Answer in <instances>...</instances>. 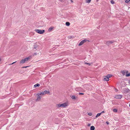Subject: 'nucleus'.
<instances>
[{
    "label": "nucleus",
    "mask_w": 130,
    "mask_h": 130,
    "mask_svg": "<svg viewBox=\"0 0 130 130\" xmlns=\"http://www.w3.org/2000/svg\"><path fill=\"white\" fill-rule=\"evenodd\" d=\"M35 31L37 32L40 34H42L45 32L44 30H41L40 29H35Z\"/></svg>",
    "instance_id": "nucleus-1"
},
{
    "label": "nucleus",
    "mask_w": 130,
    "mask_h": 130,
    "mask_svg": "<svg viewBox=\"0 0 130 130\" xmlns=\"http://www.w3.org/2000/svg\"><path fill=\"white\" fill-rule=\"evenodd\" d=\"M29 59L28 57L26 58L23 59L22 60L20 61V63H25L26 61H28Z\"/></svg>",
    "instance_id": "nucleus-2"
},
{
    "label": "nucleus",
    "mask_w": 130,
    "mask_h": 130,
    "mask_svg": "<svg viewBox=\"0 0 130 130\" xmlns=\"http://www.w3.org/2000/svg\"><path fill=\"white\" fill-rule=\"evenodd\" d=\"M61 107L63 108H64L68 106V104L67 103H63L61 104Z\"/></svg>",
    "instance_id": "nucleus-3"
},
{
    "label": "nucleus",
    "mask_w": 130,
    "mask_h": 130,
    "mask_svg": "<svg viewBox=\"0 0 130 130\" xmlns=\"http://www.w3.org/2000/svg\"><path fill=\"white\" fill-rule=\"evenodd\" d=\"M122 95H117L115 96L114 98L117 99H121L122 98Z\"/></svg>",
    "instance_id": "nucleus-4"
},
{
    "label": "nucleus",
    "mask_w": 130,
    "mask_h": 130,
    "mask_svg": "<svg viewBox=\"0 0 130 130\" xmlns=\"http://www.w3.org/2000/svg\"><path fill=\"white\" fill-rule=\"evenodd\" d=\"M36 95L37 98L36 100V101L38 102L41 99V96L39 95H37V94H36Z\"/></svg>",
    "instance_id": "nucleus-5"
},
{
    "label": "nucleus",
    "mask_w": 130,
    "mask_h": 130,
    "mask_svg": "<svg viewBox=\"0 0 130 130\" xmlns=\"http://www.w3.org/2000/svg\"><path fill=\"white\" fill-rule=\"evenodd\" d=\"M86 42V40H82L78 44L79 46L82 45L84 43Z\"/></svg>",
    "instance_id": "nucleus-6"
},
{
    "label": "nucleus",
    "mask_w": 130,
    "mask_h": 130,
    "mask_svg": "<svg viewBox=\"0 0 130 130\" xmlns=\"http://www.w3.org/2000/svg\"><path fill=\"white\" fill-rule=\"evenodd\" d=\"M75 90L77 91H80L82 90V89L80 87H77L75 88Z\"/></svg>",
    "instance_id": "nucleus-7"
},
{
    "label": "nucleus",
    "mask_w": 130,
    "mask_h": 130,
    "mask_svg": "<svg viewBox=\"0 0 130 130\" xmlns=\"http://www.w3.org/2000/svg\"><path fill=\"white\" fill-rule=\"evenodd\" d=\"M128 72V71H127L123 70L121 71V72L122 73V74L123 75H125L126 73H127Z\"/></svg>",
    "instance_id": "nucleus-8"
},
{
    "label": "nucleus",
    "mask_w": 130,
    "mask_h": 130,
    "mask_svg": "<svg viewBox=\"0 0 130 130\" xmlns=\"http://www.w3.org/2000/svg\"><path fill=\"white\" fill-rule=\"evenodd\" d=\"M114 41H107L106 43V44L107 45H109L110 44L113 43Z\"/></svg>",
    "instance_id": "nucleus-9"
},
{
    "label": "nucleus",
    "mask_w": 130,
    "mask_h": 130,
    "mask_svg": "<svg viewBox=\"0 0 130 130\" xmlns=\"http://www.w3.org/2000/svg\"><path fill=\"white\" fill-rule=\"evenodd\" d=\"M104 79L105 80L107 81H108L109 80V78L107 76H104Z\"/></svg>",
    "instance_id": "nucleus-10"
},
{
    "label": "nucleus",
    "mask_w": 130,
    "mask_h": 130,
    "mask_svg": "<svg viewBox=\"0 0 130 130\" xmlns=\"http://www.w3.org/2000/svg\"><path fill=\"white\" fill-rule=\"evenodd\" d=\"M56 107L57 108H59L60 107H61V104H57L56 105Z\"/></svg>",
    "instance_id": "nucleus-11"
},
{
    "label": "nucleus",
    "mask_w": 130,
    "mask_h": 130,
    "mask_svg": "<svg viewBox=\"0 0 130 130\" xmlns=\"http://www.w3.org/2000/svg\"><path fill=\"white\" fill-rule=\"evenodd\" d=\"M44 93V94H49L50 93V92L49 91L45 90V91H43Z\"/></svg>",
    "instance_id": "nucleus-12"
},
{
    "label": "nucleus",
    "mask_w": 130,
    "mask_h": 130,
    "mask_svg": "<svg viewBox=\"0 0 130 130\" xmlns=\"http://www.w3.org/2000/svg\"><path fill=\"white\" fill-rule=\"evenodd\" d=\"M44 94V92L43 91L42 92H40L39 93H37V95H41V94Z\"/></svg>",
    "instance_id": "nucleus-13"
},
{
    "label": "nucleus",
    "mask_w": 130,
    "mask_h": 130,
    "mask_svg": "<svg viewBox=\"0 0 130 130\" xmlns=\"http://www.w3.org/2000/svg\"><path fill=\"white\" fill-rule=\"evenodd\" d=\"M54 28V27H50L48 29V31H51Z\"/></svg>",
    "instance_id": "nucleus-14"
},
{
    "label": "nucleus",
    "mask_w": 130,
    "mask_h": 130,
    "mask_svg": "<svg viewBox=\"0 0 130 130\" xmlns=\"http://www.w3.org/2000/svg\"><path fill=\"white\" fill-rule=\"evenodd\" d=\"M40 86V85L39 84H36L35 85H34V87H39Z\"/></svg>",
    "instance_id": "nucleus-15"
},
{
    "label": "nucleus",
    "mask_w": 130,
    "mask_h": 130,
    "mask_svg": "<svg viewBox=\"0 0 130 130\" xmlns=\"http://www.w3.org/2000/svg\"><path fill=\"white\" fill-rule=\"evenodd\" d=\"M125 75L127 77L130 76V73H126L125 74Z\"/></svg>",
    "instance_id": "nucleus-16"
},
{
    "label": "nucleus",
    "mask_w": 130,
    "mask_h": 130,
    "mask_svg": "<svg viewBox=\"0 0 130 130\" xmlns=\"http://www.w3.org/2000/svg\"><path fill=\"white\" fill-rule=\"evenodd\" d=\"M95 127L94 126H92L90 127V130H94Z\"/></svg>",
    "instance_id": "nucleus-17"
},
{
    "label": "nucleus",
    "mask_w": 130,
    "mask_h": 130,
    "mask_svg": "<svg viewBox=\"0 0 130 130\" xmlns=\"http://www.w3.org/2000/svg\"><path fill=\"white\" fill-rule=\"evenodd\" d=\"M101 115V113H98L97 114V115L96 116V118L98 117H99V116H100Z\"/></svg>",
    "instance_id": "nucleus-18"
},
{
    "label": "nucleus",
    "mask_w": 130,
    "mask_h": 130,
    "mask_svg": "<svg viewBox=\"0 0 130 130\" xmlns=\"http://www.w3.org/2000/svg\"><path fill=\"white\" fill-rule=\"evenodd\" d=\"M66 25L67 26H69L70 25V24L69 22H66Z\"/></svg>",
    "instance_id": "nucleus-19"
},
{
    "label": "nucleus",
    "mask_w": 130,
    "mask_h": 130,
    "mask_svg": "<svg viewBox=\"0 0 130 130\" xmlns=\"http://www.w3.org/2000/svg\"><path fill=\"white\" fill-rule=\"evenodd\" d=\"M68 38L69 39L73 38H74V36H69L68 37Z\"/></svg>",
    "instance_id": "nucleus-20"
},
{
    "label": "nucleus",
    "mask_w": 130,
    "mask_h": 130,
    "mask_svg": "<svg viewBox=\"0 0 130 130\" xmlns=\"http://www.w3.org/2000/svg\"><path fill=\"white\" fill-rule=\"evenodd\" d=\"M107 76L108 77V78H109L111 77V76L112 75H109L108 74L107 75Z\"/></svg>",
    "instance_id": "nucleus-21"
},
{
    "label": "nucleus",
    "mask_w": 130,
    "mask_h": 130,
    "mask_svg": "<svg viewBox=\"0 0 130 130\" xmlns=\"http://www.w3.org/2000/svg\"><path fill=\"white\" fill-rule=\"evenodd\" d=\"M91 0H86V3H89L90 2Z\"/></svg>",
    "instance_id": "nucleus-22"
},
{
    "label": "nucleus",
    "mask_w": 130,
    "mask_h": 130,
    "mask_svg": "<svg viewBox=\"0 0 130 130\" xmlns=\"http://www.w3.org/2000/svg\"><path fill=\"white\" fill-rule=\"evenodd\" d=\"M37 45H34V48L35 49H36V48L37 47Z\"/></svg>",
    "instance_id": "nucleus-23"
},
{
    "label": "nucleus",
    "mask_w": 130,
    "mask_h": 130,
    "mask_svg": "<svg viewBox=\"0 0 130 130\" xmlns=\"http://www.w3.org/2000/svg\"><path fill=\"white\" fill-rule=\"evenodd\" d=\"M113 111L115 112H116L117 111V109H114L113 110Z\"/></svg>",
    "instance_id": "nucleus-24"
},
{
    "label": "nucleus",
    "mask_w": 130,
    "mask_h": 130,
    "mask_svg": "<svg viewBox=\"0 0 130 130\" xmlns=\"http://www.w3.org/2000/svg\"><path fill=\"white\" fill-rule=\"evenodd\" d=\"M71 98L73 99H75V96H71Z\"/></svg>",
    "instance_id": "nucleus-25"
},
{
    "label": "nucleus",
    "mask_w": 130,
    "mask_h": 130,
    "mask_svg": "<svg viewBox=\"0 0 130 130\" xmlns=\"http://www.w3.org/2000/svg\"><path fill=\"white\" fill-rule=\"evenodd\" d=\"M88 115L90 116H91L92 115V113L91 112H89L88 113Z\"/></svg>",
    "instance_id": "nucleus-26"
},
{
    "label": "nucleus",
    "mask_w": 130,
    "mask_h": 130,
    "mask_svg": "<svg viewBox=\"0 0 130 130\" xmlns=\"http://www.w3.org/2000/svg\"><path fill=\"white\" fill-rule=\"evenodd\" d=\"M125 1L126 3H127L130 1V0H125Z\"/></svg>",
    "instance_id": "nucleus-27"
},
{
    "label": "nucleus",
    "mask_w": 130,
    "mask_h": 130,
    "mask_svg": "<svg viewBox=\"0 0 130 130\" xmlns=\"http://www.w3.org/2000/svg\"><path fill=\"white\" fill-rule=\"evenodd\" d=\"M114 2L112 0L111 1V4H114Z\"/></svg>",
    "instance_id": "nucleus-28"
},
{
    "label": "nucleus",
    "mask_w": 130,
    "mask_h": 130,
    "mask_svg": "<svg viewBox=\"0 0 130 130\" xmlns=\"http://www.w3.org/2000/svg\"><path fill=\"white\" fill-rule=\"evenodd\" d=\"M29 66H25V67H23L22 68H27V67H29Z\"/></svg>",
    "instance_id": "nucleus-29"
},
{
    "label": "nucleus",
    "mask_w": 130,
    "mask_h": 130,
    "mask_svg": "<svg viewBox=\"0 0 130 130\" xmlns=\"http://www.w3.org/2000/svg\"><path fill=\"white\" fill-rule=\"evenodd\" d=\"M16 62V61H15V62H13V63H11V64H9V65H12V64H13L15 63Z\"/></svg>",
    "instance_id": "nucleus-30"
},
{
    "label": "nucleus",
    "mask_w": 130,
    "mask_h": 130,
    "mask_svg": "<svg viewBox=\"0 0 130 130\" xmlns=\"http://www.w3.org/2000/svg\"><path fill=\"white\" fill-rule=\"evenodd\" d=\"M79 94L80 95H83L84 94V93H79Z\"/></svg>",
    "instance_id": "nucleus-31"
},
{
    "label": "nucleus",
    "mask_w": 130,
    "mask_h": 130,
    "mask_svg": "<svg viewBox=\"0 0 130 130\" xmlns=\"http://www.w3.org/2000/svg\"><path fill=\"white\" fill-rule=\"evenodd\" d=\"M104 113V111H102L100 113H101V114L102 113Z\"/></svg>",
    "instance_id": "nucleus-32"
},
{
    "label": "nucleus",
    "mask_w": 130,
    "mask_h": 130,
    "mask_svg": "<svg viewBox=\"0 0 130 130\" xmlns=\"http://www.w3.org/2000/svg\"><path fill=\"white\" fill-rule=\"evenodd\" d=\"M37 55V54L36 53H35L33 55L34 56L35 55Z\"/></svg>",
    "instance_id": "nucleus-33"
},
{
    "label": "nucleus",
    "mask_w": 130,
    "mask_h": 130,
    "mask_svg": "<svg viewBox=\"0 0 130 130\" xmlns=\"http://www.w3.org/2000/svg\"><path fill=\"white\" fill-rule=\"evenodd\" d=\"M87 64H88L89 66H90L91 65V64L90 63H87Z\"/></svg>",
    "instance_id": "nucleus-34"
},
{
    "label": "nucleus",
    "mask_w": 130,
    "mask_h": 130,
    "mask_svg": "<svg viewBox=\"0 0 130 130\" xmlns=\"http://www.w3.org/2000/svg\"><path fill=\"white\" fill-rule=\"evenodd\" d=\"M106 123L107 124H109V123L108 122H106Z\"/></svg>",
    "instance_id": "nucleus-35"
},
{
    "label": "nucleus",
    "mask_w": 130,
    "mask_h": 130,
    "mask_svg": "<svg viewBox=\"0 0 130 130\" xmlns=\"http://www.w3.org/2000/svg\"><path fill=\"white\" fill-rule=\"evenodd\" d=\"M129 84H130V79L129 81Z\"/></svg>",
    "instance_id": "nucleus-36"
},
{
    "label": "nucleus",
    "mask_w": 130,
    "mask_h": 130,
    "mask_svg": "<svg viewBox=\"0 0 130 130\" xmlns=\"http://www.w3.org/2000/svg\"><path fill=\"white\" fill-rule=\"evenodd\" d=\"M1 58L0 57V62L1 61Z\"/></svg>",
    "instance_id": "nucleus-37"
},
{
    "label": "nucleus",
    "mask_w": 130,
    "mask_h": 130,
    "mask_svg": "<svg viewBox=\"0 0 130 130\" xmlns=\"http://www.w3.org/2000/svg\"><path fill=\"white\" fill-rule=\"evenodd\" d=\"M87 63H87L86 62L85 63V64H87Z\"/></svg>",
    "instance_id": "nucleus-38"
},
{
    "label": "nucleus",
    "mask_w": 130,
    "mask_h": 130,
    "mask_svg": "<svg viewBox=\"0 0 130 130\" xmlns=\"http://www.w3.org/2000/svg\"><path fill=\"white\" fill-rule=\"evenodd\" d=\"M99 0H96V1H97V2Z\"/></svg>",
    "instance_id": "nucleus-39"
},
{
    "label": "nucleus",
    "mask_w": 130,
    "mask_h": 130,
    "mask_svg": "<svg viewBox=\"0 0 130 130\" xmlns=\"http://www.w3.org/2000/svg\"><path fill=\"white\" fill-rule=\"evenodd\" d=\"M129 107H130V104H129Z\"/></svg>",
    "instance_id": "nucleus-40"
},
{
    "label": "nucleus",
    "mask_w": 130,
    "mask_h": 130,
    "mask_svg": "<svg viewBox=\"0 0 130 130\" xmlns=\"http://www.w3.org/2000/svg\"><path fill=\"white\" fill-rule=\"evenodd\" d=\"M71 1L72 2H72V0H71Z\"/></svg>",
    "instance_id": "nucleus-41"
},
{
    "label": "nucleus",
    "mask_w": 130,
    "mask_h": 130,
    "mask_svg": "<svg viewBox=\"0 0 130 130\" xmlns=\"http://www.w3.org/2000/svg\"><path fill=\"white\" fill-rule=\"evenodd\" d=\"M90 125V124H89V126Z\"/></svg>",
    "instance_id": "nucleus-42"
}]
</instances>
